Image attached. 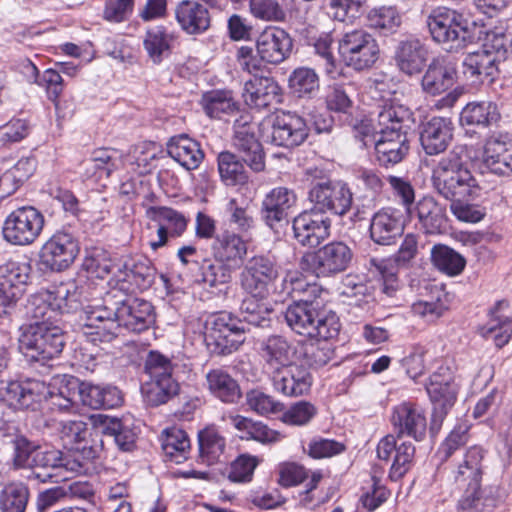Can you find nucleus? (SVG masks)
Masks as SVG:
<instances>
[{"instance_id": "obj_10", "label": "nucleus", "mask_w": 512, "mask_h": 512, "mask_svg": "<svg viewBox=\"0 0 512 512\" xmlns=\"http://www.w3.org/2000/svg\"><path fill=\"white\" fill-rule=\"evenodd\" d=\"M338 53L346 66L357 71L372 67L379 57L376 39L365 29H353L338 40Z\"/></svg>"}, {"instance_id": "obj_8", "label": "nucleus", "mask_w": 512, "mask_h": 512, "mask_svg": "<svg viewBox=\"0 0 512 512\" xmlns=\"http://www.w3.org/2000/svg\"><path fill=\"white\" fill-rule=\"evenodd\" d=\"M432 39L447 51H458L473 41L468 21L455 10L439 7L426 19Z\"/></svg>"}, {"instance_id": "obj_3", "label": "nucleus", "mask_w": 512, "mask_h": 512, "mask_svg": "<svg viewBox=\"0 0 512 512\" xmlns=\"http://www.w3.org/2000/svg\"><path fill=\"white\" fill-rule=\"evenodd\" d=\"M432 185L446 200L476 199L481 186L461 157L450 153L441 158L432 171Z\"/></svg>"}, {"instance_id": "obj_5", "label": "nucleus", "mask_w": 512, "mask_h": 512, "mask_svg": "<svg viewBox=\"0 0 512 512\" xmlns=\"http://www.w3.org/2000/svg\"><path fill=\"white\" fill-rule=\"evenodd\" d=\"M284 317L295 333L319 340L336 337L341 327L335 312L319 310L315 304L294 302L287 307Z\"/></svg>"}, {"instance_id": "obj_35", "label": "nucleus", "mask_w": 512, "mask_h": 512, "mask_svg": "<svg viewBox=\"0 0 512 512\" xmlns=\"http://www.w3.org/2000/svg\"><path fill=\"white\" fill-rule=\"evenodd\" d=\"M424 290L426 293H421V298L411 305V312L426 322H434L448 309L447 295L443 289L429 283L424 286Z\"/></svg>"}, {"instance_id": "obj_47", "label": "nucleus", "mask_w": 512, "mask_h": 512, "mask_svg": "<svg viewBox=\"0 0 512 512\" xmlns=\"http://www.w3.org/2000/svg\"><path fill=\"white\" fill-rule=\"evenodd\" d=\"M161 447L166 461L180 464L188 458L191 444L184 430L170 427L162 432Z\"/></svg>"}, {"instance_id": "obj_61", "label": "nucleus", "mask_w": 512, "mask_h": 512, "mask_svg": "<svg viewBox=\"0 0 512 512\" xmlns=\"http://www.w3.org/2000/svg\"><path fill=\"white\" fill-rule=\"evenodd\" d=\"M289 88L297 97H311L319 89V77L312 68L298 67L289 77Z\"/></svg>"}, {"instance_id": "obj_32", "label": "nucleus", "mask_w": 512, "mask_h": 512, "mask_svg": "<svg viewBox=\"0 0 512 512\" xmlns=\"http://www.w3.org/2000/svg\"><path fill=\"white\" fill-rule=\"evenodd\" d=\"M234 147L240 153L242 161L253 171L261 172L265 168V156L260 142L254 135V128L250 125H237L235 127Z\"/></svg>"}, {"instance_id": "obj_1", "label": "nucleus", "mask_w": 512, "mask_h": 512, "mask_svg": "<svg viewBox=\"0 0 512 512\" xmlns=\"http://www.w3.org/2000/svg\"><path fill=\"white\" fill-rule=\"evenodd\" d=\"M96 290H89V300L82 317L83 334L91 343L112 341L122 327L141 333L154 324V310L149 301L140 298L117 300L113 291H107L98 298Z\"/></svg>"}, {"instance_id": "obj_18", "label": "nucleus", "mask_w": 512, "mask_h": 512, "mask_svg": "<svg viewBox=\"0 0 512 512\" xmlns=\"http://www.w3.org/2000/svg\"><path fill=\"white\" fill-rule=\"evenodd\" d=\"M31 265L25 261L8 260L0 265V309L15 306L26 290Z\"/></svg>"}, {"instance_id": "obj_55", "label": "nucleus", "mask_w": 512, "mask_h": 512, "mask_svg": "<svg viewBox=\"0 0 512 512\" xmlns=\"http://www.w3.org/2000/svg\"><path fill=\"white\" fill-rule=\"evenodd\" d=\"M30 493L26 484L13 481L4 486L0 492L1 512H25Z\"/></svg>"}, {"instance_id": "obj_41", "label": "nucleus", "mask_w": 512, "mask_h": 512, "mask_svg": "<svg viewBox=\"0 0 512 512\" xmlns=\"http://www.w3.org/2000/svg\"><path fill=\"white\" fill-rule=\"evenodd\" d=\"M212 251L216 261L238 268L247 254V244L240 235L224 231L215 238Z\"/></svg>"}, {"instance_id": "obj_45", "label": "nucleus", "mask_w": 512, "mask_h": 512, "mask_svg": "<svg viewBox=\"0 0 512 512\" xmlns=\"http://www.w3.org/2000/svg\"><path fill=\"white\" fill-rule=\"evenodd\" d=\"M199 458L202 463L213 465L225 461L226 440L214 426L198 432Z\"/></svg>"}, {"instance_id": "obj_26", "label": "nucleus", "mask_w": 512, "mask_h": 512, "mask_svg": "<svg viewBox=\"0 0 512 512\" xmlns=\"http://www.w3.org/2000/svg\"><path fill=\"white\" fill-rule=\"evenodd\" d=\"M258 56L270 64L283 62L292 49V39L289 34L278 27H267L256 40Z\"/></svg>"}, {"instance_id": "obj_58", "label": "nucleus", "mask_w": 512, "mask_h": 512, "mask_svg": "<svg viewBox=\"0 0 512 512\" xmlns=\"http://www.w3.org/2000/svg\"><path fill=\"white\" fill-rule=\"evenodd\" d=\"M218 170L222 181L226 185H237L246 183L248 176L242 161L229 152L224 151L218 155Z\"/></svg>"}, {"instance_id": "obj_63", "label": "nucleus", "mask_w": 512, "mask_h": 512, "mask_svg": "<svg viewBox=\"0 0 512 512\" xmlns=\"http://www.w3.org/2000/svg\"><path fill=\"white\" fill-rule=\"evenodd\" d=\"M496 505V499L492 496V488L466 490L464 496L458 502V512H489L490 507Z\"/></svg>"}, {"instance_id": "obj_53", "label": "nucleus", "mask_w": 512, "mask_h": 512, "mask_svg": "<svg viewBox=\"0 0 512 512\" xmlns=\"http://www.w3.org/2000/svg\"><path fill=\"white\" fill-rule=\"evenodd\" d=\"M35 169L36 160L34 158L23 157L18 160L12 168L0 177V189L4 192L0 197L3 198L14 193L34 173Z\"/></svg>"}, {"instance_id": "obj_42", "label": "nucleus", "mask_w": 512, "mask_h": 512, "mask_svg": "<svg viewBox=\"0 0 512 512\" xmlns=\"http://www.w3.org/2000/svg\"><path fill=\"white\" fill-rule=\"evenodd\" d=\"M484 452L480 447H470L462 462L453 471L454 482L458 485H467V490L477 489L481 486L482 460Z\"/></svg>"}, {"instance_id": "obj_39", "label": "nucleus", "mask_w": 512, "mask_h": 512, "mask_svg": "<svg viewBox=\"0 0 512 512\" xmlns=\"http://www.w3.org/2000/svg\"><path fill=\"white\" fill-rule=\"evenodd\" d=\"M79 398L84 406L92 409H111L122 404L121 391L111 385H95L80 382Z\"/></svg>"}, {"instance_id": "obj_25", "label": "nucleus", "mask_w": 512, "mask_h": 512, "mask_svg": "<svg viewBox=\"0 0 512 512\" xmlns=\"http://www.w3.org/2000/svg\"><path fill=\"white\" fill-rule=\"evenodd\" d=\"M296 346L280 335L268 337L261 343L260 356L268 376L295 362Z\"/></svg>"}, {"instance_id": "obj_40", "label": "nucleus", "mask_w": 512, "mask_h": 512, "mask_svg": "<svg viewBox=\"0 0 512 512\" xmlns=\"http://www.w3.org/2000/svg\"><path fill=\"white\" fill-rule=\"evenodd\" d=\"M180 27L188 34H200L210 26V14L206 7L193 0L181 1L175 9Z\"/></svg>"}, {"instance_id": "obj_46", "label": "nucleus", "mask_w": 512, "mask_h": 512, "mask_svg": "<svg viewBox=\"0 0 512 512\" xmlns=\"http://www.w3.org/2000/svg\"><path fill=\"white\" fill-rule=\"evenodd\" d=\"M412 113L402 104L390 103L378 113V132L406 133L410 129Z\"/></svg>"}, {"instance_id": "obj_22", "label": "nucleus", "mask_w": 512, "mask_h": 512, "mask_svg": "<svg viewBox=\"0 0 512 512\" xmlns=\"http://www.w3.org/2000/svg\"><path fill=\"white\" fill-rule=\"evenodd\" d=\"M391 423L397 437L408 436L421 441L426 435L427 419L424 410L411 402L393 408Z\"/></svg>"}, {"instance_id": "obj_52", "label": "nucleus", "mask_w": 512, "mask_h": 512, "mask_svg": "<svg viewBox=\"0 0 512 512\" xmlns=\"http://www.w3.org/2000/svg\"><path fill=\"white\" fill-rule=\"evenodd\" d=\"M230 419L232 425L243 433L242 438L253 439L261 443H274L281 439L279 432L270 429L262 422L241 415L230 416Z\"/></svg>"}, {"instance_id": "obj_19", "label": "nucleus", "mask_w": 512, "mask_h": 512, "mask_svg": "<svg viewBox=\"0 0 512 512\" xmlns=\"http://www.w3.org/2000/svg\"><path fill=\"white\" fill-rule=\"evenodd\" d=\"M331 224L329 216L311 208L293 219V235L301 246L317 247L330 236Z\"/></svg>"}, {"instance_id": "obj_11", "label": "nucleus", "mask_w": 512, "mask_h": 512, "mask_svg": "<svg viewBox=\"0 0 512 512\" xmlns=\"http://www.w3.org/2000/svg\"><path fill=\"white\" fill-rule=\"evenodd\" d=\"M244 328L230 314L219 313L210 317L205 327V342L215 354L228 355L245 341Z\"/></svg>"}, {"instance_id": "obj_33", "label": "nucleus", "mask_w": 512, "mask_h": 512, "mask_svg": "<svg viewBox=\"0 0 512 512\" xmlns=\"http://www.w3.org/2000/svg\"><path fill=\"white\" fill-rule=\"evenodd\" d=\"M297 201L296 194L287 187L272 189L262 201V217L265 223L274 229L287 217V211Z\"/></svg>"}, {"instance_id": "obj_2", "label": "nucleus", "mask_w": 512, "mask_h": 512, "mask_svg": "<svg viewBox=\"0 0 512 512\" xmlns=\"http://www.w3.org/2000/svg\"><path fill=\"white\" fill-rule=\"evenodd\" d=\"M90 283H61L53 290H41L29 296L25 316L30 324H61V315L77 311L89 300Z\"/></svg>"}, {"instance_id": "obj_16", "label": "nucleus", "mask_w": 512, "mask_h": 512, "mask_svg": "<svg viewBox=\"0 0 512 512\" xmlns=\"http://www.w3.org/2000/svg\"><path fill=\"white\" fill-rule=\"evenodd\" d=\"M80 248L76 238L67 232H56L42 246L40 264L51 271H63L76 259Z\"/></svg>"}, {"instance_id": "obj_7", "label": "nucleus", "mask_w": 512, "mask_h": 512, "mask_svg": "<svg viewBox=\"0 0 512 512\" xmlns=\"http://www.w3.org/2000/svg\"><path fill=\"white\" fill-rule=\"evenodd\" d=\"M65 344L61 324H28L19 337V350L29 360L42 364L57 357Z\"/></svg>"}, {"instance_id": "obj_34", "label": "nucleus", "mask_w": 512, "mask_h": 512, "mask_svg": "<svg viewBox=\"0 0 512 512\" xmlns=\"http://www.w3.org/2000/svg\"><path fill=\"white\" fill-rule=\"evenodd\" d=\"M280 95V86L271 77L253 75L244 83L242 97L245 103L256 109L270 106Z\"/></svg>"}, {"instance_id": "obj_17", "label": "nucleus", "mask_w": 512, "mask_h": 512, "mask_svg": "<svg viewBox=\"0 0 512 512\" xmlns=\"http://www.w3.org/2000/svg\"><path fill=\"white\" fill-rule=\"evenodd\" d=\"M481 163L490 173L509 177L512 175V137L506 132H493L483 143Z\"/></svg>"}, {"instance_id": "obj_56", "label": "nucleus", "mask_w": 512, "mask_h": 512, "mask_svg": "<svg viewBox=\"0 0 512 512\" xmlns=\"http://www.w3.org/2000/svg\"><path fill=\"white\" fill-rule=\"evenodd\" d=\"M434 266L448 276L459 275L466 266L465 258L446 245H435L431 250Z\"/></svg>"}, {"instance_id": "obj_43", "label": "nucleus", "mask_w": 512, "mask_h": 512, "mask_svg": "<svg viewBox=\"0 0 512 512\" xmlns=\"http://www.w3.org/2000/svg\"><path fill=\"white\" fill-rule=\"evenodd\" d=\"M167 152L186 170L197 169L204 159L200 144L185 134L172 137L167 144Z\"/></svg>"}, {"instance_id": "obj_20", "label": "nucleus", "mask_w": 512, "mask_h": 512, "mask_svg": "<svg viewBox=\"0 0 512 512\" xmlns=\"http://www.w3.org/2000/svg\"><path fill=\"white\" fill-rule=\"evenodd\" d=\"M48 393V387L43 381H12L0 388V400L13 409H35L36 405L47 398Z\"/></svg>"}, {"instance_id": "obj_4", "label": "nucleus", "mask_w": 512, "mask_h": 512, "mask_svg": "<svg viewBox=\"0 0 512 512\" xmlns=\"http://www.w3.org/2000/svg\"><path fill=\"white\" fill-rule=\"evenodd\" d=\"M176 367L167 355L157 350L148 352L143 365L148 380L142 385V393L147 404L159 406L178 394L180 386L174 376Z\"/></svg>"}, {"instance_id": "obj_49", "label": "nucleus", "mask_w": 512, "mask_h": 512, "mask_svg": "<svg viewBox=\"0 0 512 512\" xmlns=\"http://www.w3.org/2000/svg\"><path fill=\"white\" fill-rule=\"evenodd\" d=\"M284 287L297 298L295 302L318 305L316 300L321 297L324 290L316 282H308L307 279L298 271H289L284 278Z\"/></svg>"}, {"instance_id": "obj_48", "label": "nucleus", "mask_w": 512, "mask_h": 512, "mask_svg": "<svg viewBox=\"0 0 512 512\" xmlns=\"http://www.w3.org/2000/svg\"><path fill=\"white\" fill-rule=\"evenodd\" d=\"M63 456L58 450H41L36 454L32 471V477L42 483L58 482L62 470Z\"/></svg>"}, {"instance_id": "obj_13", "label": "nucleus", "mask_w": 512, "mask_h": 512, "mask_svg": "<svg viewBox=\"0 0 512 512\" xmlns=\"http://www.w3.org/2000/svg\"><path fill=\"white\" fill-rule=\"evenodd\" d=\"M308 199L320 213L343 216L352 206L353 194L344 182L321 180L311 184Z\"/></svg>"}, {"instance_id": "obj_24", "label": "nucleus", "mask_w": 512, "mask_h": 512, "mask_svg": "<svg viewBox=\"0 0 512 512\" xmlns=\"http://www.w3.org/2000/svg\"><path fill=\"white\" fill-rule=\"evenodd\" d=\"M428 58V47L416 37L400 41L394 54L397 68L409 77L420 75L427 65Z\"/></svg>"}, {"instance_id": "obj_12", "label": "nucleus", "mask_w": 512, "mask_h": 512, "mask_svg": "<svg viewBox=\"0 0 512 512\" xmlns=\"http://www.w3.org/2000/svg\"><path fill=\"white\" fill-rule=\"evenodd\" d=\"M43 227V214L33 206H22L6 217L3 237L13 245L27 246L39 237Z\"/></svg>"}, {"instance_id": "obj_50", "label": "nucleus", "mask_w": 512, "mask_h": 512, "mask_svg": "<svg viewBox=\"0 0 512 512\" xmlns=\"http://www.w3.org/2000/svg\"><path fill=\"white\" fill-rule=\"evenodd\" d=\"M173 35L163 26H155L146 31L143 46L154 64H159L171 53Z\"/></svg>"}, {"instance_id": "obj_38", "label": "nucleus", "mask_w": 512, "mask_h": 512, "mask_svg": "<svg viewBox=\"0 0 512 512\" xmlns=\"http://www.w3.org/2000/svg\"><path fill=\"white\" fill-rule=\"evenodd\" d=\"M205 380L210 394L223 403L234 404L242 398L238 381L222 368L209 370Z\"/></svg>"}, {"instance_id": "obj_36", "label": "nucleus", "mask_w": 512, "mask_h": 512, "mask_svg": "<svg viewBox=\"0 0 512 512\" xmlns=\"http://www.w3.org/2000/svg\"><path fill=\"white\" fill-rule=\"evenodd\" d=\"M374 147L380 165L386 167L395 165L401 162L408 153L407 134L377 132Z\"/></svg>"}, {"instance_id": "obj_31", "label": "nucleus", "mask_w": 512, "mask_h": 512, "mask_svg": "<svg viewBox=\"0 0 512 512\" xmlns=\"http://www.w3.org/2000/svg\"><path fill=\"white\" fill-rule=\"evenodd\" d=\"M453 137V123L449 118L433 117L423 124L420 142L428 155L445 151Z\"/></svg>"}, {"instance_id": "obj_23", "label": "nucleus", "mask_w": 512, "mask_h": 512, "mask_svg": "<svg viewBox=\"0 0 512 512\" xmlns=\"http://www.w3.org/2000/svg\"><path fill=\"white\" fill-rule=\"evenodd\" d=\"M268 377L274 390L287 397H298L307 394L313 382L309 370L295 362Z\"/></svg>"}, {"instance_id": "obj_14", "label": "nucleus", "mask_w": 512, "mask_h": 512, "mask_svg": "<svg viewBox=\"0 0 512 512\" xmlns=\"http://www.w3.org/2000/svg\"><path fill=\"white\" fill-rule=\"evenodd\" d=\"M279 276V266L274 256L255 255L245 264L241 274V287L250 295L266 297L269 286Z\"/></svg>"}, {"instance_id": "obj_28", "label": "nucleus", "mask_w": 512, "mask_h": 512, "mask_svg": "<svg viewBox=\"0 0 512 512\" xmlns=\"http://www.w3.org/2000/svg\"><path fill=\"white\" fill-rule=\"evenodd\" d=\"M403 229L401 212L394 208H384L373 215L370 236L377 244L390 245L402 235Z\"/></svg>"}, {"instance_id": "obj_15", "label": "nucleus", "mask_w": 512, "mask_h": 512, "mask_svg": "<svg viewBox=\"0 0 512 512\" xmlns=\"http://www.w3.org/2000/svg\"><path fill=\"white\" fill-rule=\"evenodd\" d=\"M308 132L309 128L303 117L282 111L271 120L270 127L263 131V137L276 146L293 148L306 140Z\"/></svg>"}, {"instance_id": "obj_57", "label": "nucleus", "mask_w": 512, "mask_h": 512, "mask_svg": "<svg viewBox=\"0 0 512 512\" xmlns=\"http://www.w3.org/2000/svg\"><path fill=\"white\" fill-rule=\"evenodd\" d=\"M200 103L205 113L211 118H220L223 114L230 115L237 110L231 94L221 90L203 94Z\"/></svg>"}, {"instance_id": "obj_21", "label": "nucleus", "mask_w": 512, "mask_h": 512, "mask_svg": "<svg viewBox=\"0 0 512 512\" xmlns=\"http://www.w3.org/2000/svg\"><path fill=\"white\" fill-rule=\"evenodd\" d=\"M426 391L434 405L435 414L444 417L456 402L459 386L450 368L440 366L429 377Z\"/></svg>"}, {"instance_id": "obj_54", "label": "nucleus", "mask_w": 512, "mask_h": 512, "mask_svg": "<svg viewBox=\"0 0 512 512\" xmlns=\"http://www.w3.org/2000/svg\"><path fill=\"white\" fill-rule=\"evenodd\" d=\"M500 119L497 105L492 102L468 103L462 110L460 120L462 124L489 126Z\"/></svg>"}, {"instance_id": "obj_29", "label": "nucleus", "mask_w": 512, "mask_h": 512, "mask_svg": "<svg viewBox=\"0 0 512 512\" xmlns=\"http://www.w3.org/2000/svg\"><path fill=\"white\" fill-rule=\"evenodd\" d=\"M509 303L499 300L489 309L488 320L479 327V334L487 339H493L498 348L505 346L512 336V319L505 314Z\"/></svg>"}, {"instance_id": "obj_9", "label": "nucleus", "mask_w": 512, "mask_h": 512, "mask_svg": "<svg viewBox=\"0 0 512 512\" xmlns=\"http://www.w3.org/2000/svg\"><path fill=\"white\" fill-rule=\"evenodd\" d=\"M353 259L352 249L342 241H332L315 251L305 253L300 260L302 270L316 277H333L344 272Z\"/></svg>"}, {"instance_id": "obj_30", "label": "nucleus", "mask_w": 512, "mask_h": 512, "mask_svg": "<svg viewBox=\"0 0 512 512\" xmlns=\"http://www.w3.org/2000/svg\"><path fill=\"white\" fill-rule=\"evenodd\" d=\"M426 66L421 78V88L426 94L440 95L454 85L456 69L444 58H434Z\"/></svg>"}, {"instance_id": "obj_62", "label": "nucleus", "mask_w": 512, "mask_h": 512, "mask_svg": "<svg viewBox=\"0 0 512 512\" xmlns=\"http://www.w3.org/2000/svg\"><path fill=\"white\" fill-rule=\"evenodd\" d=\"M497 63L482 48L478 51L469 53L463 60V72L470 77L484 75L493 76L498 70Z\"/></svg>"}, {"instance_id": "obj_64", "label": "nucleus", "mask_w": 512, "mask_h": 512, "mask_svg": "<svg viewBox=\"0 0 512 512\" xmlns=\"http://www.w3.org/2000/svg\"><path fill=\"white\" fill-rule=\"evenodd\" d=\"M12 446V462L14 467L19 469H30L36 459V454L41 450L40 445L21 435L13 439Z\"/></svg>"}, {"instance_id": "obj_44", "label": "nucleus", "mask_w": 512, "mask_h": 512, "mask_svg": "<svg viewBox=\"0 0 512 512\" xmlns=\"http://www.w3.org/2000/svg\"><path fill=\"white\" fill-rule=\"evenodd\" d=\"M86 175L96 180L109 178L110 175L125 166L123 155L109 148L95 149L89 160L86 161Z\"/></svg>"}, {"instance_id": "obj_60", "label": "nucleus", "mask_w": 512, "mask_h": 512, "mask_svg": "<svg viewBox=\"0 0 512 512\" xmlns=\"http://www.w3.org/2000/svg\"><path fill=\"white\" fill-rule=\"evenodd\" d=\"M264 297L250 295L243 299L240 314L243 321L253 326L265 327L269 325L272 309L260 300Z\"/></svg>"}, {"instance_id": "obj_51", "label": "nucleus", "mask_w": 512, "mask_h": 512, "mask_svg": "<svg viewBox=\"0 0 512 512\" xmlns=\"http://www.w3.org/2000/svg\"><path fill=\"white\" fill-rule=\"evenodd\" d=\"M370 28L383 35L395 33L402 24V15L393 5L377 6L367 13Z\"/></svg>"}, {"instance_id": "obj_27", "label": "nucleus", "mask_w": 512, "mask_h": 512, "mask_svg": "<svg viewBox=\"0 0 512 512\" xmlns=\"http://www.w3.org/2000/svg\"><path fill=\"white\" fill-rule=\"evenodd\" d=\"M408 213L411 219H417L419 228L426 234H441L446 228V208L431 196L422 197Z\"/></svg>"}, {"instance_id": "obj_6", "label": "nucleus", "mask_w": 512, "mask_h": 512, "mask_svg": "<svg viewBox=\"0 0 512 512\" xmlns=\"http://www.w3.org/2000/svg\"><path fill=\"white\" fill-rule=\"evenodd\" d=\"M96 276L104 278L112 274L108 285L112 291L118 290L125 294L133 293L135 288L148 289L155 279V268L151 261L145 257L129 259L123 263H112L111 260L98 262L95 269Z\"/></svg>"}, {"instance_id": "obj_59", "label": "nucleus", "mask_w": 512, "mask_h": 512, "mask_svg": "<svg viewBox=\"0 0 512 512\" xmlns=\"http://www.w3.org/2000/svg\"><path fill=\"white\" fill-rule=\"evenodd\" d=\"M148 217L166 228L170 237L180 236L187 228V220L185 216L169 207H151L148 211Z\"/></svg>"}, {"instance_id": "obj_37", "label": "nucleus", "mask_w": 512, "mask_h": 512, "mask_svg": "<svg viewBox=\"0 0 512 512\" xmlns=\"http://www.w3.org/2000/svg\"><path fill=\"white\" fill-rule=\"evenodd\" d=\"M47 387L49 393L44 401L48 402L50 409L59 412H69L74 408L76 399L79 397L81 383L75 377L64 376L55 379Z\"/></svg>"}]
</instances>
